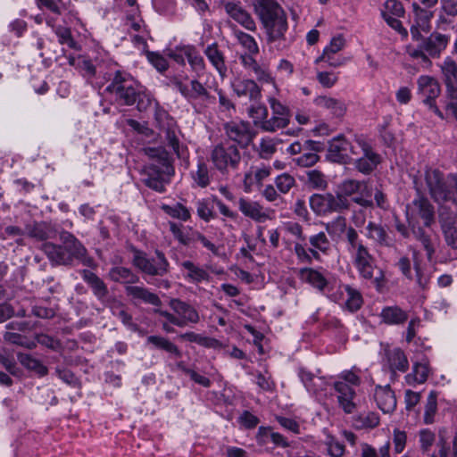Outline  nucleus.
<instances>
[{
  "instance_id": "1",
  "label": "nucleus",
  "mask_w": 457,
  "mask_h": 457,
  "mask_svg": "<svg viewBox=\"0 0 457 457\" xmlns=\"http://www.w3.org/2000/svg\"><path fill=\"white\" fill-rule=\"evenodd\" d=\"M61 244L45 243L42 249L54 265L73 266L75 262L88 268L96 266L93 257L88 255L87 248L71 232L62 230L59 233Z\"/></svg>"
},
{
  "instance_id": "2",
  "label": "nucleus",
  "mask_w": 457,
  "mask_h": 457,
  "mask_svg": "<svg viewBox=\"0 0 457 457\" xmlns=\"http://www.w3.org/2000/svg\"><path fill=\"white\" fill-rule=\"evenodd\" d=\"M105 91L120 104L130 106L137 104V109L139 112L146 111L154 100L151 93L146 91L129 73L120 70L115 71Z\"/></svg>"
},
{
  "instance_id": "3",
  "label": "nucleus",
  "mask_w": 457,
  "mask_h": 457,
  "mask_svg": "<svg viewBox=\"0 0 457 457\" xmlns=\"http://www.w3.org/2000/svg\"><path fill=\"white\" fill-rule=\"evenodd\" d=\"M346 251L360 278L380 290L385 285V272L377 265L376 258L363 244L358 232L350 231Z\"/></svg>"
},
{
  "instance_id": "4",
  "label": "nucleus",
  "mask_w": 457,
  "mask_h": 457,
  "mask_svg": "<svg viewBox=\"0 0 457 457\" xmlns=\"http://www.w3.org/2000/svg\"><path fill=\"white\" fill-rule=\"evenodd\" d=\"M254 12L262 21L269 43L283 40L287 30V15L276 0H252Z\"/></svg>"
},
{
  "instance_id": "5",
  "label": "nucleus",
  "mask_w": 457,
  "mask_h": 457,
  "mask_svg": "<svg viewBox=\"0 0 457 457\" xmlns=\"http://www.w3.org/2000/svg\"><path fill=\"white\" fill-rule=\"evenodd\" d=\"M412 41L417 42V46H408L406 53L411 58L418 60L420 63L428 68L432 64L430 59L440 58L446 49L450 36L434 31L428 37L421 34V38L412 39Z\"/></svg>"
},
{
  "instance_id": "6",
  "label": "nucleus",
  "mask_w": 457,
  "mask_h": 457,
  "mask_svg": "<svg viewBox=\"0 0 457 457\" xmlns=\"http://www.w3.org/2000/svg\"><path fill=\"white\" fill-rule=\"evenodd\" d=\"M425 180L436 203H451L457 209V174H449L445 178L438 170H428Z\"/></svg>"
},
{
  "instance_id": "7",
  "label": "nucleus",
  "mask_w": 457,
  "mask_h": 457,
  "mask_svg": "<svg viewBox=\"0 0 457 457\" xmlns=\"http://www.w3.org/2000/svg\"><path fill=\"white\" fill-rule=\"evenodd\" d=\"M132 263L143 274L149 277L162 278L170 272V262L165 254L159 250H155L154 255L135 250Z\"/></svg>"
},
{
  "instance_id": "8",
  "label": "nucleus",
  "mask_w": 457,
  "mask_h": 457,
  "mask_svg": "<svg viewBox=\"0 0 457 457\" xmlns=\"http://www.w3.org/2000/svg\"><path fill=\"white\" fill-rule=\"evenodd\" d=\"M173 172V168L170 165L166 154L163 152L158 155V158L152 163L146 165L144 169V174L145 178L143 179L144 184L158 192H165V176H169Z\"/></svg>"
},
{
  "instance_id": "9",
  "label": "nucleus",
  "mask_w": 457,
  "mask_h": 457,
  "mask_svg": "<svg viewBox=\"0 0 457 457\" xmlns=\"http://www.w3.org/2000/svg\"><path fill=\"white\" fill-rule=\"evenodd\" d=\"M211 161L219 171L225 173L237 169L241 154L237 145L229 142H222L212 148Z\"/></svg>"
},
{
  "instance_id": "10",
  "label": "nucleus",
  "mask_w": 457,
  "mask_h": 457,
  "mask_svg": "<svg viewBox=\"0 0 457 457\" xmlns=\"http://www.w3.org/2000/svg\"><path fill=\"white\" fill-rule=\"evenodd\" d=\"M441 94V86L438 80L429 75H421L417 79V95L424 105L440 119H444L443 112L436 105V99Z\"/></svg>"
},
{
  "instance_id": "11",
  "label": "nucleus",
  "mask_w": 457,
  "mask_h": 457,
  "mask_svg": "<svg viewBox=\"0 0 457 457\" xmlns=\"http://www.w3.org/2000/svg\"><path fill=\"white\" fill-rule=\"evenodd\" d=\"M338 193L345 199L353 196L350 201L361 207L372 208L374 206L373 201L370 198L371 193L364 180L345 179L338 186Z\"/></svg>"
},
{
  "instance_id": "12",
  "label": "nucleus",
  "mask_w": 457,
  "mask_h": 457,
  "mask_svg": "<svg viewBox=\"0 0 457 457\" xmlns=\"http://www.w3.org/2000/svg\"><path fill=\"white\" fill-rule=\"evenodd\" d=\"M355 143L361 151V156L353 162L354 168L364 175L372 173L381 162V156L376 153L363 136H356Z\"/></svg>"
},
{
  "instance_id": "13",
  "label": "nucleus",
  "mask_w": 457,
  "mask_h": 457,
  "mask_svg": "<svg viewBox=\"0 0 457 457\" xmlns=\"http://www.w3.org/2000/svg\"><path fill=\"white\" fill-rule=\"evenodd\" d=\"M382 366L390 372L391 381H395L397 378V372L405 373L409 370V361L400 347L386 345L383 350Z\"/></svg>"
},
{
  "instance_id": "14",
  "label": "nucleus",
  "mask_w": 457,
  "mask_h": 457,
  "mask_svg": "<svg viewBox=\"0 0 457 457\" xmlns=\"http://www.w3.org/2000/svg\"><path fill=\"white\" fill-rule=\"evenodd\" d=\"M224 130L228 139L242 148L250 145L256 136V131L248 121L227 122L224 124Z\"/></svg>"
},
{
  "instance_id": "15",
  "label": "nucleus",
  "mask_w": 457,
  "mask_h": 457,
  "mask_svg": "<svg viewBox=\"0 0 457 457\" xmlns=\"http://www.w3.org/2000/svg\"><path fill=\"white\" fill-rule=\"evenodd\" d=\"M456 213L447 206L438 210V221L446 245L453 250H457V223Z\"/></svg>"
},
{
  "instance_id": "16",
  "label": "nucleus",
  "mask_w": 457,
  "mask_h": 457,
  "mask_svg": "<svg viewBox=\"0 0 457 457\" xmlns=\"http://www.w3.org/2000/svg\"><path fill=\"white\" fill-rule=\"evenodd\" d=\"M268 103L271 109L272 116L264 123L266 132H275L287 127L291 116L288 107L274 96H269Z\"/></svg>"
},
{
  "instance_id": "17",
  "label": "nucleus",
  "mask_w": 457,
  "mask_h": 457,
  "mask_svg": "<svg viewBox=\"0 0 457 457\" xmlns=\"http://www.w3.org/2000/svg\"><path fill=\"white\" fill-rule=\"evenodd\" d=\"M413 12V24L410 33L411 39L421 38L422 32L428 33L431 30V21L435 15L433 10L421 9V5L416 2L411 4Z\"/></svg>"
},
{
  "instance_id": "18",
  "label": "nucleus",
  "mask_w": 457,
  "mask_h": 457,
  "mask_svg": "<svg viewBox=\"0 0 457 457\" xmlns=\"http://www.w3.org/2000/svg\"><path fill=\"white\" fill-rule=\"evenodd\" d=\"M125 294L134 305L143 303L157 307L162 305L160 297L144 286L128 285L125 287Z\"/></svg>"
},
{
  "instance_id": "19",
  "label": "nucleus",
  "mask_w": 457,
  "mask_h": 457,
  "mask_svg": "<svg viewBox=\"0 0 457 457\" xmlns=\"http://www.w3.org/2000/svg\"><path fill=\"white\" fill-rule=\"evenodd\" d=\"M169 305L178 319L181 321V328L188 324H196L200 320L198 311L190 303L182 301L179 298H172L169 302Z\"/></svg>"
},
{
  "instance_id": "20",
  "label": "nucleus",
  "mask_w": 457,
  "mask_h": 457,
  "mask_svg": "<svg viewBox=\"0 0 457 457\" xmlns=\"http://www.w3.org/2000/svg\"><path fill=\"white\" fill-rule=\"evenodd\" d=\"M224 8L228 16L245 29L251 31L256 29L255 21L240 3L228 2L225 4Z\"/></svg>"
},
{
  "instance_id": "21",
  "label": "nucleus",
  "mask_w": 457,
  "mask_h": 457,
  "mask_svg": "<svg viewBox=\"0 0 457 457\" xmlns=\"http://www.w3.org/2000/svg\"><path fill=\"white\" fill-rule=\"evenodd\" d=\"M232 88L238 97L245 96L253 102H260L262 99V88L252 79H237L232 83Z\"/></svg>"
},
{
  "instance_id": "22",
  "label": "nucleus",
  "mask_w": 457,
  "mask_h": 457,
  "mask_svg": "<svg viewBox=\"0 0 457 457\" xmlns=\"http://www.w3.org/2000/svg\"><path fill=\"white\" fill-rule=\"evenodd\" d=\"M412 213L422 220L424 227L430 228L435 223V207L424 196L419 195L413 199Z\"/></svg>"
},
{
  "instance_id": "23",
  "label": "nucleus",
  "mask_w": 457,
  "mask_h": 457,
  "mask_svg": "<svg viewBox=\"0 0 457 457\" xmlns=\"http://www.w3.org/2000/svg\"><path fill=\"white\" fill-rule=\"evenodd\" d=\"M237 205L244 216L256 222H262L268 219V215L263 211L262 205L257 201L241 196L237 199Z\"/></svg>"
},
{
  "instance_id": "24",
  "label": "nucleus",
  "mask_w": 457,
  "mask_h": 457,
  "mask_svg": "<svg viewBox=\"0 0 457 457\" xmlns=\"http://www.w3.org/2000/svg\"><path fill=\"white\" fill-rule=\"evenodd\" d=\"M350 147V142L343 136H337L333 137L328 142V157L334 162H346L349 159L348 148Z\"/></svg>"
},
{
  "instance_id": "25",
  "label": "nucleus",
  "mask_w": 457,
  "mask_h": 457,
  "mask_svg": "<svg viewBox=\"0 0 457 457\" xmlns=\"http://www.w3.org/2000/svg\"><path fill=\"white\" fill-rule=\"evenodd\" d=\"M374 398L378 407L384 413H390L396 408V398L389 385L384 386H377Z\"/></svg>"
},
{
  "instance_id": "26",
  "label": "nucleus",
  "mask_w": 457,
  "mask_h": 457,
  "mask_svg": "<svg viewBox=\"0 0 457 457\" xmlns=\"http://www.w3.org/2000/svg\"><path fill=\"white\" fill-rule=\"evenodd\" d=\"M334 388L337 393V400L340 407L345 413H353L355 409L353 399L355 397L354 389L345 382L337 381Z\"/></svg>"
},
{
  "instance_id": "27",
  "label": "nucleus",
  "mask_w": 457,
  "mask_h": 457,
  "mask_svg": "<svg viewBox=\"0 0 457 457\" xmlns=\"http://www.w3.org/2000/svg\"><path fill=\"white\" fill-rule=\"evenodd\" d=\"M184 278L194 284L209 282L211 276L206 270L192 261H184L180 263Z\"/></svg>"
},
{
  "instance_id": "28",
  "label": "nucleus",
  "mask_w": 457,
  "mask_h": 457,
  "mask_svg": "<svg viewBox=\"0 0 457 457\" xmlns=\"http://www.w3.org/2000/svg\"><path fill=\"white\" fill-rule=\"evenodd\" d=\"M299 278L310 284L312 287L316 288L319 292L325 294L328 289V281L325 276L312 268H302L299 270Z\"/></svg>"
},
{
  "instance_id": "29",
  "label": "nucleus",
  "mask_w": 457,
  "mask_h": 457,
  "mask_svg": "<svg viewBox=\"0 0 457 457\" xmlns=\"http://www.w3.org/2000/svg\"><path fill=\"white\" fill-rule=\"evenodd\" d=\"M313 103L318 107L329 111L330 114L335 118L344 117L347 110V106L344 101L327 96H317L313 100Z\"/></svg>"
},
{
  "instance_id": "30",
  "label": "nucleus",
  "mask_w": 457,
  "mask_h": 457,
  "mask_svg": "<svg viewBox=\"0 0 457 457\" xmlns=\"http://www.w3.org/2000/svg\"><path fill=\"white\" fill-rule=\"evenodd\" d=\"M80 275L98 300L103 301L108 296L109 291L106 284L96 273L89 270H82Z\"/></svg>"
},
{
  "instance_id": "31",
  "label": "nucleus",
  "mask_w": 457,
  "mask_h": 457,
  "mask_svg": "<svg viewBox=\"0 0 457 457\" xmlns=\"http://www.w3.org/2000/svg\"><path fill=\"white\" fill-rule=\"evenodd\" d=\"M25 233L30 237L44 241L54 238L57 231L51 224L42 221L26 225Z\"/></svg>"
},
{
  "instance_id": "32",
  "label": "nucleus",
  "mask_w": 457,
  "mask_h": 457,
  "mask_svg": "<svg viewBox=\"0 0 457 457\" xmlns=\"http://www.w3.org/2000/svg\"><path fill=\"white\" fill-rule=\"evenodd\" d=\"M176 89L185 97L187 102L194 104L198 100V96L205 87L196 79H191L189 84H185L181 80L176 79L173 82Z\"/></svg>"
},
{
  "instance_id": "33",
  "label": "nucleus",
  "mask_w": 457,
  "mask_h": 457,
  "mask_svg": "<svg viewBox=\"0 0 457 457\" xmlns=\"http://www.w3.org/2000/svg\"><path fill=\"white\" fill-rule=\"evenodd\" d=\"M366 237L373 240L378 245L392 246L393 239L382 225L370 221L366 227Z\"/></svg>"
},
{
  "instance_id": "34",
  "label": "nucleus",
  "mask_w": 457,
  "mask_h": 457,
  "mask_svg": "<svg viewBox=\"0 0 457 457\" xmlns=\"http://www.w3.org/2000/svg\"><path fill=\"white\" fill-rule=\"evenodd\" d=\"M429 374V363L427 359H422L420 361L414 362L412 370L405 376V381L410 386H416L417 384H423L427 381Z\"/></svg>"
},
{
  "instance_id": "35",
  "label": "nucleus",
  "mask_w": 457,
  "mask_h": 457,
  "mask_svg": "<svg viewBox=\"0 0 457 457\" xmlns=\"http://www.w3.org/2000/svg\"><path fill=\"white\" fill-rule=\"evenodd\" d=\"M204 53L220 77L224 78L227 74L228 68L225 63L224 54L219 49L217 43L207 46Z\"/></svg>"
},
{
  "instance_id": "36",
  "label": "nucleus",
  "mask_w": 457,
  "mask_h": 457,
  "mask_svg": "<svg viewBox=\"0 0 457 457\" xmlns=\"http://www.w3.org/2000/svg\"><path fill=\"white\" fill-rule=\"evenodd\" d=\"M382 321L387 325H403L409 316L406 311L398 305L386 306L380 312Z\"/></svg>"
},
{
  "instance_id": "37",
  "label": "nucleus",
  "mask_w": 457,
  "mask_h": 457,
  "mask_svg": "<svg viewBox=\"0 0 457 457\" xmlns=\"http://www.w3.org/2000/svg\"><path fill=\"white\" fill-rule=\"evenodd\" d=\"M311 247L309 252L315 260H320V253L328 254L331 250V244L324 232L312 235L309 237Z\"/></svg>"
},
{
  "instance_id": "38",
  "label": "nucleus",
  "mask_w": 457,
  "mask_h": 457,
  "mask_svg": "<svg viewBox=\"0 0 457 457\" xmlns=\"http://www.w3.org/2000/svg\"><path fill=\"white\" fill-rule=\"evenodd\" d=\"M170 230L173 237L183 245L188 246L196 242L197 230L191 228H184L181 224L169 222Z\"/></svg>"
},
{
  "instance_id": "39",
  "label": "nucleus",
  "mask_w": 457,
  "mask_h": 457,
  "mask_svg": "<svg viewBox=\"0 0 457 457\" xmlns=\"http://www.w3.org/2000/svg\"><path fill=\"white\" fill-rule=\"evenodd\" d=\"M443 82L445 88L457 87V62L448 56L440 64Z\"/></svg>"
},
{
  "instance_id": "40",
  "label": "nucleus",
  "mask_w": 457,
  "mask_h": 457,
  "mask_svg": "<svg viewBox=\"0 0 457 457\" xmlns=\"http://www.w3.org/2000/svg\"><path fill=\"white\" fill-rule=\"evenodd\" d=\"M182 341L195 343L205 348L219 349L222 347V343L213 337H209L202 334H197L193 331L182 333L179 336Z\"/></svg>"
},
{
  "instance_id": "41",
  "label": "nucleus",
  "mask_w": 457,
  "mask_h": 457,
  "mask_svg": "<svg viewBox=\"0 0 457 457\" xmlns=\"http://www.w3.org/2000/svg\"><path fill=\"white\" fill-rule=\"evenodd\" d=\"M108 276L111 280L120 284L133 285L139 281V277L137 274L130 269L122 266L112 267L109 270Z\"/></svg>"
},
{
  "instance_id": "42",
  "label": "nucleus",
  "mask_w": 457,
  "mask_h": 457,
  "mask_svg": "<svg viewBox=\"0 0 457 457\" xmlns=\"http://www.w3.org/2000/svg\"><path fill=\"white\" fill-rule=\"evenodd\" d=\"M18 361L28 370L35 372L39 377H44L48 373V369L39 360L31 354L18 353Z\"/></svg>"
},
{
  "instance_id": "43",
  "label": "nucleus",
  "mask_w": 457,
  "mask_h": 457,
  "mask_svg": "<svg viewBox=\"0 0 457 457\" xmlns=\"http://www.w3.org/2000/svg\"><path fill=\"white\" fill-rule=\"evenodd\" d=\"M344 291L346 293V300L344 303V308L350 312L359 311L363 304V298L361 292L350 285H343Z\"/></svg>"
},
{
  "instance_id": "44",
  "label": "nucleus",
  "mask_w": 457,
  "mask_h": 457,
  "mask_svg": "<svg viewBox=\"0 0 457 457\" xmlns=\"http://www.w3.org/2000/svg\"><path fill=\"white\" fill-rule=\"evenodd\" d=\"M326 229L329 235L345 234L346 248L348 247V237L350 231L357 232V230L354 228L347 226L346 219L343 216H337V218L327 223Z\"/></svg>"
},
{
  "instance_id": "45",
  "label": "nucleus",
  "mask_w": 457,
  "mask_h": 457,
  "mask_svg": "<svg viewBox=\"0 0 457 457\" xmlns=\"http://www.w3.org/2000/svg\"><path fill=\"white\" fill-rule=\"evenodd\" d=\"M298 376L308 392L316 394L322 389L324 384L320 377H316L313 373L304 368H300Z\"/></svg>"
},
{
  "instance_id": "46",
  "label": "nucleus",
  "mask_w": 457,
  "mask_h": 457,
  "mask_svg": "<svg viewBox=\"0 0 457 457\" xmlns=\"http://www.w3.org/2000/svg\"><path fill=\"white\" fill-rule=\"evenodd\" d=\"M247 112L249 117L253 119V124L266 132L264 123L269 120L268 108L264 104L255 102V104L250 105L247 109Z\"/></svg>"
},
{
  "instance_id": "47",
  "label": "nucleus",
  "mask_w": 457,
  "mask_h": 457,
  "mask_svg": "<svg viewBox=\"0 0 457 457\" xmlns=\"http://www.w3.org/2000/svg\"><path fill=\"white\" fill-rule=\"evenodd\" d=\"M191 177L197 187L205 188L211 183V172L208 165L201 159L197 162V169L191 172Z\"/></svg>"
},
{
  "instance_id": "48",
  "label": "nucleus",
  "mask_w": 457,
  "mask_h": 457,
  "mask_svg": "<svg viewBox=\"0 0 457 457\" xmlns=\"http://www.w3.org/2000/svg\"><path fill=\"white\" fill-rule=\"evenodd\" d=\"M327 194V206H328V213L331 212H342L344 211L349 210L351 205V201L349 199H345V196H342L338 191L334 195L332 193Z\"/></svg>"
},
{
  "instance_id": "49",
  "label": "nucleus",
  "mask_w": 457,
  "mask_h": 457,
  "mask_svg": "<svg viewBox=\"0 0 457 457\" xmlns=\"http://www.w3.org/2000/svg\"><path fill=\"white\" fill-rule=\"evenodd\" d=\"M414 237L422 245L426 251L427 259L429 262H432L433 256L436 253V248L432 244L431 237L428 234L423 227L419 226L413 229Z\"/></svg>"
},
{
  "instance_id": "50",
  "label": "nucleus",
  "mask_w": 457,
  "mask_h": 457,
  "mask_svg": "<svg viewBox=\"0 0 457 457\" xmlns=\"http://www.w3.org/2000/svg\"><path fill=\"white\" fill-rule=\"evenodd\" d=\"M146 343L153 345L158 349H162L169 353L174 354L176 357H181L182 353L178 346L166 337L161 336H149L146 338Z\"/></svg>"
},
{
  "instance_id": "51",
  "label": "nucleus",
  "mask_w": 457,
  "mask_h": 457,
  "mask_svg": "<svg viewBox=\"0 0 457 457\" xmlns=\"http://www.w3.org/2000/svg\"><path fill=\"white\" fill-rule=\"evenodd\" d=\"M185 56L191 66L192 71H195L197 76L204 73L205 70L204 60L195 48L187 47L185 49Z\"/></svg>"
},
{
  "instance_id": "52",
  "label": "nucleus",
  "mask_w": 457,
  "mask_h": 457,
  "mask_svg": "<svg viewBox=\"0 0 457 457\" xmlns=\"http://www.w3.org/2000/svg\"><path fill=\"white\" fill-rule=\"evenodd\" d=\"M419 253L417 251H413L412 258H413V268L415 270V274L413 275L415 281L418 285V287L425 290L429 282H430V276L427 274L424 270L422 269L420 265V261L419 260Z\"/></svg>"
},
{
  "instance_id": "53",
  "label": "nucleus",
  "mask_w": 457,
  "mask_h": 457,
  "mask_svg": "<svg viewBox=\"0 0 457 457\" xmlns=\"http://www.w3.org/2000/svg\"><path fill=\"white\" fill-rule=\"evenodd\" d=\"M302 150L321 152L323 145L320 142L313 140H305L303 145L299 141H295L287 148V153L291 155H295L299 154Z\"/></svg>"
},
{
  "instance_id": "54",
  "label": "nucleus",
  "mask_w": 457,
  "mask_h": 457,
  "mask_svg": "<svg viewBox=\"0 0 457 457\" xmlns=\"http://www.w3.org/2000/svg\"><path fill=\"white\" fill-rule=\"evenodd\" d=\"M54 32L58 37L59 44L66 45L71 49L79 50V45L74 40L70 28L59 25L54 28Z\"/></svg>"
},
{
  "instance_id": "55",
  "label": "nucleus",
  "mask_w": 457,
  "mask_h": 457,
  "mask_svg": "<svg viewBox=\"0 0 457 457\" xmlns=\"http://www.w3.org/2000/svg\"><path fill=\"white\" fill-rule=\"evenodd\" d=\"M154 120L158 124V127L162 131H165L175 126V120L168 113V112L161 107L158 103L155 104L154 110Z\"/></svg>"
},
{
  "instance_id": "56",
  "label": "nucleus",
  "mask_w": 457,
  "mask_h": 457,
  "mask_svg": "<svg viewBox=\"0 0 457 457\" xmlns=\"http://www.w3.org/2000/svg\"><path fill=\"white\" fill-rule=\"evenodd\" d=\"M234 36L247 53L259 54V46L253 37L237 29H234Z\"/></svg>"
},
{
  "instance_id": "57",
  "label": "nucleus",
  "mask_w": 457,
  "mask_h": 457,
  "mask_svg": "<svg viewBox=\"0 0 457 457\" xmlns=\"http://www.w3.org/2000/svg\"><path fill=\"white\" fill-rule=\"evenodd\" d=\"M162 210L172 218L187 221L190 219V212L183 204L177 203L174 205L162 204Z\"/></svg>"
},
{
  "instance_id": "58",
  "label": "nucleus",
  "mask_w": 457,
  "mask_h": 457,
  "mask_svg": "<svg viewBox=\"0 0 457 457\" xmlns=\"http://www.w3.org/2000/svg\"><path fill=\"white\" fill-rule=\"evenodd\" d=\"M165 132V139L168 143V145L170 146L173 150V152L176 154V155L179 158H186L187 155V151L185 146H181L179 144V140L176 135V132L174 130V127L170 128Z\"/></svg>"
},
{
  "instance_id": "59",
  "label": "nucleus",
  "mask_w": 457,
  "mask_h": 457,
  "mask_svg": "<svg viewBox=\"0 0 457 457\" xmlns=\"http://www.w3.org/2000/svg\"><path fill=\"white\" fill-rule=\"evenodd\" d=\"M324 445L328 454L331 457H343L345 453V445L332 435H327Z\"/></svg>"
},
{
  "instance_id": "60",
  "label": "nucleus",
  "mask_w": 457,
  "mask_h": 457,
  "mask_svg": "<svg viewBox=\"0 0 457 457\" xmlns=\"http://www.w3.org/2000/svg\"><path fill=\"white\" fill-rule=\"evenodd\" d=\"M405 9L403 4L398 0H386L384 4V8L381 11L382 17L385 15L392 17H403Z\"/></svg>"
},
{
  "instance_id": "61",
  "label": "nucleus",
  "mask_w": 457,
  "mask_h": 457,
  "mask_svg": "<svg viewBox=\"0 0 457 457\" xmlns=\"http://www.w3.org/2000/svg\"><path fill=\"white\" fill-rule=\"evenodd\" d=\"M310 206L318 215L328 213L327 194H314L310 197Z\"/></svg>"
},
{
  "instance_id": "62",
  "label": "nucleus",
  "mask_w": 457,
  "mask_h": 457,
  "mask_svg": "<svg viewBox=\"0 0 457 457\" xmlns=\"http://www.w3.org/2000/svg\"><path fill=\"white\" fill-rule=\"evenodd\" d=\"M361 457H390V443L386 442L380 446L378 453L371 445L362 443L361 444Z\"/></svg>"
},
{
  "instance_id": "63",
  "label": "nucleus",
  "mask_w": 457,
  "mask_h": 457,
  "mask_svg": "<svg viewBox=\"0 0 457 457\" xmlns=\"http://www.w3.org/2000/svg\"><path fill=\"white\" fill-rule=\"evenodd\" d=\"M307 183L310 187L314 189H324L327 187V180L325 179V175L318 170H312L307 171Z\"/></svg>"
},
{
  "instance_id": "64",
  "label": "nucleus",
  "mask_w": 457,
  "mask_h": 457,
  "mask_svg": "<svg viewBox=\"0 0 457 457\" xmlns=\"http://www.w3.org/2000/svg\"><path fill=\"white\" fill-rule=\"evenodd\" d=\"M445 111L457 120V87L445 88Z\"/></svg>"
}]
</instances>
